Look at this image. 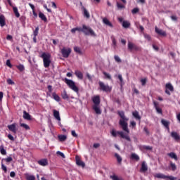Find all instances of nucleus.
I'll list each match as a JSON object with an SVG mask.
<instances>
[{
  "instance_id": "6e6d98bb",
  "label": "nucleus",
  "mask_w": 180,
  "mask_h": 180,
  "mask_svg": "<svg viewBox=\"0 0 180 180\" xmlns=\"http://www.w3.org/2000/svg\"><path fill=\"white\" fill-rule=\"evenodd\" d=\"M139 11H140L138 8H135L131 11V13H133V15H135V13H139Z\"/></svg>"
},
{
  "instance_id": "a878e982",
  "label": "nucleus",
  "mask_w": 180,
  "mask_h": 180,
  "mask_svg": "<svg viewBox=\"0 0 180 180\" xmlns=\"http://www.w3.org/2000/svg\"><path fill=\"white\" fill-rule=\"evenodd\" d=\"M132 115L134 116V117H135V119H136V120H141V117L139 114V111L133 112Z\"/></svg>"
},
{
  "instance_id": "aec40b11",
  "label": "nucleus",
  "mask_w": 180,
  "mask_h": 180,
  "mask_svg": "<svg viewBox=\"0 0 180 180\" xmlns=\"http://www.w3.org/2000/svg\"><path fill=\"white\" fill-rule=\"evenodd\" d=\"M6 23L5 22V16L4 15H0V26L4 27Z\"/></svg>"
},
{
  "instance_id": "c03bdc74",
  "label": "nucleus",
  "mask_w": 180,
  "mask_h": 180,
  "mask_svg": "<svg viewBox=\"0 0 180 180\" xmlns=\"http://www.w3.org/2000/svg\"><path fill=\"white\" fill-rule=\"evenodd\" d=\"M0 153L1 154H2V155H6V150H5V148H4L3 146H0Z\"/></svg>"
},
{
  "instance_id": "e2e57ef3",
  "label": "nucleus",
  "mask_w": 180,
  "mask_h": 180,
  "mask_svg": "<svg viewBox=\"0 0 180 180\" xmlns=\"http://www.w3.org/2000/svg\"><path fill=\"white\" fill-rule=\"evenodd\" d=\"M112 46H113V48L114 49H116V39L115 38H113L112 39Z\"/></svg>"
},
{
  "instance_id": "f03ea898",
  "label": "nucleus",
  "mask_w": 180,
  "mask_h": 180,
  "mask_svg": "<svg viewBox=\"0 0 180 180\" xmlns=\"http://www.w3.org/2000/svg\"><path fill=\"white\" fill-rule=\"evenodd\" d=\"M40 57L43 59L44 67L45 68H49L50 64H51V54H50V53L44 52Z\"/></svg>"
},
{
  "instance_id": "4c0bfd02",
  "label": "nucleus",
  "mask_w": 180,
  "mask_h": 180,
  "mask_svg": "<svg viewBox=\"0 0 180 180\" xmlns=\"http://www.w3.org/2000/svg\"><path fill=\"white\" fill-rule=\"evenodd\" d=\"M16 68H18V70H19V71H20L21 72L22 71H25V66L22 64H20V65H17Z\"/></svg>"
},
{
  "instance_id": "6ab92c4d",
  "label": "nucleus",
  "mask_w": 180,
  "mask_h": 180,
  "mask_svg": "<svg viewBox=\"0 0 180 180\" xmlns=\"http://www.w3.org/2000/svg\"><path fill=\"white\" fill-rule=\"evenodd\" d=\"M128 49L129 50H137V46H136L134 44L129 41L128 42Z\"/></svg>"
},
{
  "instance_id": "7ed1b4c3",
  "label": "nucleus",
  "mask_w": 180,
  "mask_h": 180,
  "mask_svg": "<svg viewBox=\"0 0 180 180\" xmlns=\"http://www.w3.org/2000/svg\"><path fill=\"white\" fill-rule=\"evenodd\" d=\"M81 32L82 33H84L86 36H91L92 37H96V34L95 33L94 30L85 25H83L82 27H81Z\"/></svg>"
},
{
  "instance_id": "0eeeda50",
  "label": "nucleus",
  "mask_w": 180,
  "mask_h": 180,
  "mask_svg": "<svg viewBox=\"0 0 180 180\" xmlns=\"http://www.w3.org/2000/svg\"><path fill=\"white\" fill-rule=\"evenodd\" d=\"M98 85L103 92H110L112 91V87L109 86L108 84H105L103 82H99Z\"/></svg>"
},
{
  "instance_id": "1a4fd4ad",
  "label": "nucleus",
  "mask_w": 180,
  "mask_h": 180,
  "mask_svg": "<svg viewBox=\"0 0 180 180\" xmlns=\"http://www.w3.org/2000/svg\"><path fill=\"white\" fill-rule=\"evenodd\" d=\"M165 94H167V95H171V92H174V86H172V84L171 83H167L165 85ZM170 91V92H169Z\"/></svg>"
},
{
  "instance_id": "a211bd4d",
  "label": "nucleus",
  "mask_w": 180,
  "mask_h": 180,
  "mask_svg": "<svg viewBox=\"0 0 180 180\" xmlns=\"http://www.w3.org/2000/svg\"><path fill=\"white\" fill-rule=\"evenodd\" d=\"M139 147V149L141 150V151H144V150H153L152 146H150L141 145Z\"/></svg>"
},
{
  "instance_id": "9b49d317",
  "label": "nucleus",
  "mask_w": 180,
  "mask_h": 180,
  "mask_svg": "<svg viewBox=\"0 0 180 180\" xmlns=\"http://www.w3.org/2000/svg\"><path fill=\"white\" fill-rule=\"evenodd\" d=\"M75 158H76L77 165H78V167H82V168H84L85 162H84V161L81 160V159L79 158V156H76Z\"/></svg>"
},
{
  "instance_id": "58836bf2",
  "label": "nucleus",
  "mask_w": 180,
  "mask_h": 180,
  "mask_svg": "<svg viewBox=\"0 0 180 180\" xmlns=\"http://www.w3.org/2000/svg\"><path fill=\"white\" fill-rule=\"evenodd\" d=\"M83 11H84V15L86 18H90V15H89V13L88 12V11L86 10V8H83Z\"/></svg>"
},
{
  "instance_id": "4468645a",
  "label": "nucleus",
  "mask_w": 180,
  "mask_h": 180,
  "mask_svg": "<svg viewBox=\"0 0 180 180\" xmlns=\"http://www.w3.org/2000/svg\"><path fill=\"white\" fill-rule=\"evenodd\" d=\"M38 164L41 167H47L49 165V160L47 159H41L38 160Z\"/></svg>"
},
{
  "instance_id": "412c9836",
  "label": "nucleus",
  "mask_w": 180,
  "mask_h": 180,
  "mask_svg": "<svg viewBox=\"0 0 180 180\" xmlns=\"http://www.w3.org/2000/svg\"><path fill=\"white\" fill-rule=\"evenodd\" d=\"M93 109L97 115H101V113H102V111L101 110V108H99V105H93Z\"/></svg>"
},
{
  "instance_id": "bf43d9fd",
  "label": "nucleus",
  "mask_w": 180,
  "mask_h": 180,
  "mask_svg": "<svg viewBox=\"0 0 180 180\" xmlns=\"http://www.w3.org/2000/svg\"><path fill=\"white\" fill-rule=\"evenodd\" d=\"M6 64L8 67H9V68H12V64H11L10 60H7Z\"/></svg>"
},
{
  "instance_id": "f704fd0d",
  "label": "nucleus",
  "mask_w": 180,
  "mask_h": 180,
  "mask_svg": "<svg viewBox=\"0 0 180 180\" xmlns=\"http://www.w3.org/2000/svg\"><path fill=\"white\" fill-rule=\"evenodd\" d=\"M52 96H53V99L56 101V102H60V96H58V95H57V94L53 93Z\"/></svg>"
},
{
  "instance_id": "b1692460",
  "label": "nucleus",
  "mask_w": 180,
  "mask_h": 180,
  "mask_svg": "<svg viewBox=\"0 0 180 180\" xmlns=\"http://www.w3.org/2000/svg\"><path fill=\"white\" fill-rule=\"evenodd\" d=\"M130 158L131 160H135V161H140V157L136 153H132Z\"/></svg>"
},
{
  "instance_id": "338daca9",
  "label": "nucleus",
  "mask_w": 180,
  "mask_h": 180,
  "mask_svg": "<svg viewBox=\"0 0 180 180\" xmlns=\"http://www.w3.org/2000/svg\"><path fill=\"white\" fill-rule=\"evenodd\" d=\"M145 39H147V40H151V37L148 34H145L144 35Z\"/></svg>"
},
{
  "instance_id": "37998d69",
  "label": "nucleus",
  "mask_w": 180,
  "mask_h": 180,
  "mask_svg": "<svg viewBox=\"0 0 180 180\" xmlns=\"http://www.w3.org/2000/svg\"><path fill=\"white\" fill-rule=\"evenodd\" d=\"M103 74L104 77H105V78H107V79H112V76L110 75V74H109L106 72H103Z\"/></svg>"
},
{
  "instance_id": "5fc2aeb1",
  "label": "nucleus",
  "mask_w": 180,
  "mask_h": 180,
  "mask_svg": "<svg viewBox=\"0 0 180 180\" xmlns=\"http://www.w3.org/2000/svg\"><path fill=\"white\" fill-rule=\"evenodd\" d=\"M56 154L58 155H60V157H62V158H65V155H64L62 152L60 151H57Z\"/></svg>"
},
{
  "instance_id": "ddd939ff",
  "label": "nucleus",
  "mask_w": 180,
  "mask_h": 180,
  "mask_svg": "<svg viewBox=\"0 0 180 180\" xmlns=\"http://www.w3.org/2000/svg\"><path fill=\"white\" fill-rule=\"evenodd\" d=\"M155 33H157L158 34H160V36H167V32H165V31L155 27Z\"/></svg>"
},
{
  "instance_id": "c85d7f7f",
  "label": "nucleus",
  "mask_w": 180,
  "mask_h": 180,
  "mask_svg": "<svg viewBox=\"0 0 180 180\" xmlns=\"http://www.w3.org/2000/svg\"><path fill=\"white\" fill-rule=\"evenodd\" d=\"M161 123L166 127V129H169V122L165 120H162Z\"/></svg>"
},
{
  "instance_id": "6e6552de",
  "label": "nucleus",
  "mask_w": 180,
  "mask_h": 180,
  "mask_svg": "<svg viewBox=\"0 0 180 180\" xmlns=\"http://www.w3.org/2000/svg\"><path fill=\"white\" fill-rule=\"evenodd\" d=\"M61 53H62L63 57H64L65 58H68V57H70V54H71V49L63 48L61 50Z\"/></svg>"
},
{
  "instance_id": "09e8293b",
  "label": "nucleus",
  "mask_w": 180,
  "mask_h": 180,
  "mask_svg": "<svg viewBox=\"0 0 180 180\" xmlns=\"http://www.w3.org/2000/svg\"><path fill=\"white\" fill-rule=\"evenodd\" d=\"M141 85L144 86L147 84V78H143L141 79Z\"/></svg>"
},
{
  "instance_id": "f8f14e48",
  "label": "nucleus",
  "mask_w": 180,
  "mask_h": 180,
  "mask_svg": "<svg viewBox=\"0 0 180 180\" xmlns=\"http://www.w3.org/2000/svg\"><path fill=\"white\" fill-rule=\"evenodd\" d=\"M148 171V166L147 165V163H146V161L142 162L141 167L140 169V172H147Z\"/></svg>"
},
{
  "instance_id": "20e7f679",
  "label": "nucleus",
  "mask_w": 180,
  "mask_h": 180,
  "mask_svg": "<svg viewBox=\"0 0 180 180\" xmlns=\"http://www.w3.org/2000/svg\"><path fill=\"white\" fill-rule=\"evenodd\" d=\"M65 82L69 86V88L72 89V91H74V92H76V94L79 92V89L75 85V82H74V81L65 78Z\"/></svg>"
},
{
  "instance_id": "9d476101",
  "label": "nucleus",
  "mask_w": 180,
  "mask_h": 180,
  "mask_svg": "<svg viewBox=\"0 0 180 180\" xmlns=\"http://www.w3.org/2000/svg\"><path fill=\"white\" fill-rule=\"evenodd\" d=\"M8 130L10 131H12L14 134H16L18 133V128H16V123H13L12 124L8 125L7 126Z\"/></svg>"
},
{
  "instance_id": "0e129e2a",
  "label": "nucleus",
  "mask_w": 180,
  "mask_h": 180,
  "mask_svg": "<svg viewBox=\"0 0 180 180\" xmlns=\"http://www.w3.org/2000/svg\"><path fill=\"white\" fill-rule=\"evenodd\" d=\"M171 19L172 20H174V21L178 20V18L176 15H172Z\"/></svg>"
},
{
  "instance_id": "cd10ccee",
  "label": "nucleus",
  "mask_w": 180,
  "mask_h": 180,
  "mask_svg": "<svg viewBox=\"0 0 180 180\" xmlns=\"http://www.w3.org/2000/svg\"><path fill=\"white\" fill-rule=\"evenodd\" d=\"M39 18H40V19H41V20H44V22H47V18L46 17L44 13L40 12L39 13Z\"/></svg>"
},
{
  "instance_id": "69168bd1",
  "label": "nucleus",
  "mask_w": 180,
  "mask_h": 180,
  "mask_svg": "<svg viewBox=\"0 0 180 180\" xmlns=\"http://www.w3.org/2000/svg\"><path fill=\"white\" fill-rule=\"evenodd\" d=\"M15 175H16V174L15 173V172H11L10 173V176H11V178H15Z\"/></svg>"
},
{
  "instance_id": "f3484780",
  "label": "nucleus",
  "mask_w": 180,
  "mask_h": 180,
  "mask_svg": "<svg viewBox=\"0 0 180 180\" xmlns=\"http://www.w3.org/2000/svg\"><path fill=\"white\" fill-rule=\"evenodd\" d=\"M171 137H172V139L176 140V141H178L180 140L179 134L177 132H175V131H172L171 132Z\"/></svg>"
},
{
  "instance_id": "680f3d73",
  "label": "nucleus",
  "mask_w": 180,
  "mask_h": 180,
  "mask_svg": "<svg viewBox=\"0 0 180 180\" xmlns=\"http://www.w3.org/2000/svg\"><path fill=\"white\" fill-rule=\"evenodd\" d=\"M143 131H145L147 136H150V131H148V129H147V127L143 128Z\"/></svg>"
},
{
  "instance_id": "bb28decb",
  "label": "nucleus",
  "mask_w": 180,
  "mask_h": 180,
  "mask_svg": "<svg viewBox=\"0 0 180 180\" xmlns=\"http://www.w3.org/2000/svg\"><path fill=\"white\" fill-rule=\"evenodd\" d=\"M115 157L117 159L118 164H122V161L123 160L122 156L117 153H115Z\"/></svg>"
},
{
  "instance_id": "3c124183",
  "label": "nucleus",
  "mask_w": 180,
  "mask_h": 180,
  "mask_svg": "<svg viewBox=\"0 0 180 180\" xmlns=\"http://www.w3.org/2000/svg\"><path fill=\"white\" fill-rule=\"evenodd\" d=\"M34 36L37 37L39 34V27H37L33 32Z\"/></svg>"
},
{
  "instance_id": "393cba45",
  "label": "nucleus",
  "mask_w": 180,
  "mask_h": 180,
  "mask_svg": "<svg viewBox=\"0 0 180 180\" xmlns=\"http://www.w3.org/2000/svg\"><path fill=\"white\" fill-rule=\"evenodd\" d=\"M23 118L25 119V120H30L32 119L30 114L26 111H23Z\"/></svg>"
},
{
  "instance_id": "774afa93",
  "label": "nucleus",
  "mask_w": 180,
  "mask_h": 180,
  "mask_svg": "<svg viewBox=\"0 0 180 180\" xmlns=\"http://www.w3.org/2000/svg\"><path fill=\"white\" fill-rule=\"evenodd\" d=\"M118 79H120V82H123V77H122V75H118Z\"/></svg>"
},
{
  "instance_id": "de8ad7c7",
  "label": "nucleus",
  "mask_w": 180,
  "mask_h": 180,
  "mask_svg": "<svg viewBox=\"0 0 180 180\" xmlns=\"http://www.w3.org/2000/svg\"><path fill=\"white\" fill-rule=\"evenodd\" d=\"M170 167H172V171H176V165L175 163L170 162Z\"/></svg>"
},
{
  "instance_id": "473e14b6",
  "label": "nucleus",
  "mask_w": 180,
  "mask_h": 180,
  "mask_svg": "<svg viewBox=\"0 0 180 180\" xmlns=\"http://www.w3.org/2000/svg\"><path fill=\"white\" fill-rule=\"evenodd\" d=\"M61 96L63 99H70V97L68 96V94H67V91L65 90L63 91Z\"/></svg>"
},
{
  "instance_id": "603ef678",
  "label": "nucleus",
  "mask_w": 180,
  "mask_h": 180,
  "mask_svg": "<svg viewBox=\"0 0 180 180\" xmlns=\"http://www.w3.org/2000/svg\"><path fill=\"white\" fill-rule=\"evenodd\" d=\"M114 58L117 63H122V59H120V57L115 56Z\"/></svg>"
},
{
  "instance_id": "e433bc0d",
  "label": "nucleus",
  "mask_w": 180,
  "mask_h": 180,
  "mask_svg": "<svg viewBox=\"0 0 180 180\" xmlns=\"http://www.w3.org/2000/svg\"><path fill=\"white\" fill-rule=\"evenodd\" d=\"M75 32H81V27H77L71 30V33H75Z\"/></svg>"
},
{
  "instance_id": "a18cd8bd",
  "label": "nucleus",
  "mask_w": 180,
  "mask_h": 180,
  "mask_svg": "<svg viewBox=\"0 0 180 180\" xmlns=\"http://www.w3.org/2000/svg\"><path fill=\"white\" fill-rule=\"evenodd\" d=\"M110 178L112 179V180H122V178H120L119 176L113 174L112 176H110Z\"/></svg>"
},
{
  "instance_id": "ea45409f",
  "label": "nucleus",
  "mask_w": 180,
  "mask_h": 180,
  "mask_svg": "<svg viewBox=\"0 0 180 180\" xmlns=\"http://www.w3.org/2000/svg\"><path fill=\"white\" fill-rule=\"evenodd\" d=\"M1 161L4 162V161H6V162H12L13 161V159L12 157H8L7 158L2 159Z\"/></svg>"
},
{
  "instance_id": "2f4dec72",
  "label": "nucleus",
  "mask_w": 180,
  "mask_h": 180,
  "mask_svg": "<svg viewBox=\"0 0 180 180\" xmlns=\"http://www.w3.org/2000/svg\"><path fill=\"white\" fill-rule=\"evenodd\" d=\"M74 51H75V53H77V54H80V55L83 54L82 51L81 50V48L78 46H75Z\"/></svg>"
},
{
  "instance_id": "5701e85b",
  "label": "nucleus",
  "mask_w": 180,
  "mask_h": 180,
  "mask_svg": "<svg viewBox=\"0 0 180 180\" xmlns=\"http://www.w3.org/2000/svg\"><path fill=\"white\" fill-rule=\"evenodd\" d=\"M167 155L170 157V158L175 160V161H178V156L176 155V154H175V153L174 152L169 153L167 154Z\"/></svg>"
},
{
  "instance_id": "864d4df0",
  "label": "nucleus",
  "mask_w": 180,
  "mask_h": 180,
  "mask_svg": "<svg viewBox=\"0 0 180 180\" xmlns=\"http://www.w3.org/2000/svg\"><path fill=\"white\" fill-rule=\"evenodd\" d=\"M7 84H8V85H15V82L12 80V79H8Z\"/></svg>"
},
{
  "instance_id": "052dcab7",
  "label": "nucleus",
  "mask_w": 180,
  "mask_h": 180,
  "mask_svg": "<svg viewBox=\"0 0 180 180\" xmlns=\"http://www.w3.org/2000/svg\"><path fill=\"white\" fill-rule=\"evenodd\" d=\"M71 134H72V137H78V134H77V133L75 132V130H72L71 131Z\"/></svg>"
},
{
  "instance_id": "72a5a7b5",
  "label": "nucleus",
  "mask_w": 180,
  "mask_h": 180,
  "mask_svg": "<svg viewBox=\"0 0 180 180\" xmlns=\"http://www.w3.org/2000/svg\"><path fill=\"white\" fill-rule=\"evenodd\" d=\"M13 11L16 18H20V14L19 13V11H18L17 7H13Z\"/></svg>"
},
{
  "instance_id": "423d86ee",
  "label": "nucleus",
  "mask_w": 180,
  "mask_h": 180,
  "mask_svg": "<svg viewBox=\"0 0 180 180\" xmlns=\"http://www.w3.org/2000/svg\"><path fill=\"white\" fill-rule=\"evenodd\" d=\"M155 178H158V179H169V180H175L176 179V177L172 176H167L162 173H157L154 174Z\"/></svg>"
},
{
  "instance_id": "39448f33",
  "label": "nucleus",
  "mask_w": 180,
  "mask_h": 180,
  "mask_svg": "<svg viewBox=\"0 0 180 180\" xmlns=\"http://www.w3.org/2000/svg\"><path fill=\"white\" fill-rule=\"evenodd\" d=\"M111 134L112 137H117V134H120L122 139H125L127 141H130V136H129V135H124V131H116V130L112 129Z\"/></svg>"
},
{
  "instance_id": "a19ab883",
  "label": "nucleus",
  "mask_w": 180,
  "mask_h": 180,
  "mask_svg": "<svg viewBox=\"0 0 180 180\" xmlns=\"http://www.w3.org/2000/svg\"><path fill=\"white\" fill-rule=\"evenodd\" d=\"M26 179L27 180H35L36 177L33 175L26 174Z\"/></svg>"
},
{
  "instance_id": "c756f323",
  "label": "nucleus",
  "mask_w": 180,
  "mask_h": 180,
  "mask_svg": "<svg viewBox=\"0 0 180 180\" xmlns=\"http://www.w3.org/2000/svg\"><path fill=\"white\" fill-rule=\"evenodd\" d=\"M75 75L77 77V78H79V79H82V78H84V75H82V72H81L79 70H77L75 72Z\"/></svg>"
},
{
  "instance_id": "79ce46f5",
  "label": "nucleus",
  "mask_w": 180,
  "mask_h": 180,
  "mask_svg": "<svg viewBox=\"0 0 180 180\" xmlns=\"http://www.w3.org/2000/svg\"><path fill=\"white\" fill-rule=\"evenodd\" d=\"M117 8L118 9H124V8H126V6H124V4H122L119 2H117Z\"/></svg>"
},
{
  "instance_id": "4d7b16f0",
  "label": "nucleus",
  "mask_w": 180,
  "mask_h": 180,
  "mask_svg": "<svg viewBox=\"0 0 180 180\" xmlns=\"http://www.w3.org/2000/svg\"><path fill=\"white\" fill-rule=\"evenodd\" d=\"M8 139H9V140H11V141H15V138L11 134L8 135Z\"/></svg>"
},
{
  "instance_id": "dca6fc26",
  "label": "nucleus",
  "mask_w": 180,
  "mask_h": 180,
  "mask_svg": "<svg viewBox=\"0 0 180 180\" xmlns=\"http://www.w3.org/2000/svg\"><path fill=\"white\" fill-rule=\"evenodd\" d=\"M53 117H55V119H56V120H58V122H61V117H60V112H58L56 110H53Z\"/></svg>"
},
{
  "instance_id": "c9c22d12",
  "label": "nucleus",
  "mask_w": 180,
  "mask_h": 180,
  "mask_svg": "<svg viewBox=\"0 0 180 180\" xmlns=\"http://www.w3.org/2000/svg\"><path fill=\"white\" fill-rule=\"evenodd\" d=\"M58 137L60 141H65L67 140V136L65 135H59Z\"/></svg>"
},
{
  "instance_id": "8fccbe9b",
  "label": "nucleus",
  "mask_w": 180,
  "mask_h": 180,
  "mask_svg": "<svg viewBox=\"0 0 180 180\" xmlns=\"http://www.w3.org/2000/svg\"><path fill=\"white\" fill-rule=\"evenodd\" d=\"M1 169H3V171H4V172H6V171H8L6 166H5V165H4L3 161H1Z\"/></svg>"
},
{
  "instance_id": "2eb2a0df",
  "label": "nucleus",
  "mask_w": 180,
  "mask_h": 180,
  "mask_svg": "<svg viewBox=\"0 0 180 180\" xmlns=\"http://www.w3.org/2000/svg\"><path fill=\"white\" fill-rule=\"evenodd\" d=\"M94 105H99L101 104V97L99 96H96L92 98Z\"/></svg>"
},
{
  "instance_id": "4be33fe9",
  "label": "nucleus",
  "mask_w": 180,
  "mask_h": 180,
  "mask_svg": "<svg viewBox=\"0 0 180 180\" xmlns=\"http://www.w3.org/2000/svg\"><path fill=\"white\" fill-rule=\"evenodd\" d=\"M103 23H104V25H106V26L113 27V25L112 24V22H110V21H109V20H108V18H103Z\"/></svg>"
},
{
  "instance_id": "7c9ffc66",
  "label": "nucleus",
  "mask_w": 180,
  "mask_h": 180,
  "mask_svg": "<svg viewBox=\"0 0 180 180\" xmlns=\"http://www.w3.org/2000/svg\"><path fill=\"white\" fill-rule=\"evenodd\" d=\"M122 27H124V29L130 27V22L124 20L122 22Z\"/></svg>"
},
{
  "instance_id": "f257e3e1",
  "label": "nucleus",
  "mask_w": 180,
  "mask_h": 180,
  "mask_svg": "<svg viewBox=\"0 0 180 180\" xmlns=\"http://www.w3.org/2000/svg\"><path fill=\"white\" fill-rule=\"evenodd\" d=\"M118 115L121 117V119L120 120V126H122V130H124V131H127V133H130V131L129 130V128L127 127V122L129 121V118L126 117V116L124 115V112L123 111L118 112Z\"/></svg>"
},
{
  "instance_id": "49530a36",
  "label": "nucleus",
  "mask_w": 180,
  "mask_h": 180,
  "mask_svg": "<svg viewBox=\"0 0 180 180\" xmlns=\"http://www.w3.org/2000/svg\"><path fill=\"white\" fill-rule=\"evenodd\" d=\"M20 127L25 129V130H30V127H29V125H27L26 124L21 123Z\"/></svg>"
},
{
  "instance_id": "13d9d810",
  "label": "nucleus",
  "mask_w": 180,
  "mask_h": 180,
  "mask_svg": "<svg viewBox=\"0 0 180 180\" xmlns=\"http://www.w3.org/2000/svg\"><path fill=\"white\" fill-rule=\"evenodd\" d=\"M155 110H156L158 113H159L160 115L162 114V110L161 108H160L159 107H156Z\"/></svg>"
}]
</instances>
